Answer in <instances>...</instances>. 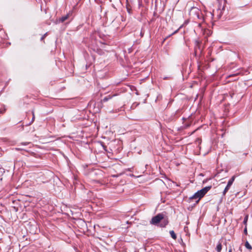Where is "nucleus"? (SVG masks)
I'll return each mask as SVG.
<instances>
[{"label": "nucleus", "instance_id": "1", "mask_svg": "<svg viewBox=\"0 0 252 252\" xmlns=\"http://www.w3.org/2000/svg\"><path fill=\"white\" fill-rule=\"evenodd\" d=\"M212 185H210L194 193V194L190 198V199H194V201L196 203H198L200 199L205 195V194L212 188Z\"/></svg>", "mask_w": 252, "mask_h": 252}, {"label": "nucleus", "instance_id": "2", "mask_svg": "<svg viewBox=\"0 0 252 252\" xmlns=\"http://www.w3.org/2000/svg\"><path fill=\"white\" fill-rule=\"evenodd\" d=\"M164 218V215L162 213L158 214L156 216L154 217L151 220V223L152 224H157L158 223Z\"/></svg>", "mask_w": 252, "mask_h": 252}, {"label": "nucleus", "instance_id": "3", "mask_svg": "<svg viewBox=\"0 0 252 252\" xmlns=\"http://www.w3.org/2000/svg\"><path fill=\"white\" fill-rule=\"evenodd\" d=\"M235 179V177L234 176H233L228 181V182L227 183V186H226V187L225 188V189H224V191H223V193L224 194H225L229 190V189H230L231 186L232 185V184H233Z\"/></svg>", "mask_w": 252, "mask_h": 252}, {"label": "nucleus", "instance_id": "4", "mask_svg": "<svg viewBox=\"0 0 252 252\" xmlns=\"http://www.w3.org/2000/svg\"><path fill=\"white\" fill-rule=\"evenodd\" d=\"M69 13L67 14L66 15L62 16L61 18H60L58 20L59 22H63L67 19H68L69 17Z\"/></svg>", "mask_w": 252, "mask_h": 252}, {"label": "nucleus", "instance_id": "5", "mask_svg": "<svg viewBox=\"0 0 252 252\" xmlns=\"http://www.w3.org/2000/svg\"><path fill=\"white\" fill-rule=\"evenodd\" d=\"M222 249V245L220 242H219L218 245L216 247V250L218 252H220L221 250Z\"/></svg>", "mask_w": 252, "mask_h": 252}, {"label": "nucleus", "instance_id": "6", "mask_svg": "<svg viewBox=\"0 0 252 252\" xmlns=\"http://www.w3.org/2000/svg\"><path fill=\"white\" fill-rule=\"evenodd\" d=\"M169 233L170 234L171 237L173 239L176 240L177 238V236H176L175 233L174 232V231L173 230H171V231H170Z\"/></svg>", "mask_w": 252, "mask_h": 252}, {"label": "nucleus", "instance_id": "7", "mask_svg": "<svg viewBox=\"0 0 252 252\" xmlns=\"http://www.w3.org/2000/svg\"><path fill=\"white\" fill-rule=\"evenodd\" d=\"M115 95H113V96H111V95H108L106 97H105L102 100V102H106L107 101H108V100L111 99L112 98V97L113 96H115Z\"/></svg>", "mask_w": 252, "mask_h": 252}, {"label": "nucleus", "instance_id": "8", "mask_svg": "<svg viewBox=\"0 0 252 252\" xmlns=\"http://www.w3.org/2000/svg\"><path fill=\"white\" fill-rule=\"evenodd\" d=\"M248 218H249L248 215H246L245 217V218H244V221H243V223L245 225V226L247 225V222H248Z\"/></svg>", "mask_w": 252, "mask_h": 252}, {"label": "nucleus", "instance_id": "9", "mask_svg": "<svg viewBox=\"0 0 252 252\" xmlns=\"http://www.w3.org/2000/svg\"><path fill=\"white\" fill-rule=\"evenodd\" d=\"M245 245V247L249 250H251L252 249V246L250 245L248 242H246Z\"/></svg>", "mask_w": 252, "mask_h": 252}, {"label": "nucleus", "instance_id": "10", "mask_svg": "<svg viewBox=\"0 0 252 252\" xmlns=\"http://www.w3.org/2000/svg\"><path fill=\"white\" fill-rule=\"evenodd\" d=\"M164 224H161L162 227H165L168 223V221L167 220H164L163 222Z\"/></svg>", "mask_w": 252, "mask_h": 252}, {"label": "nucleus", "instance_id": "11", "mask_svg": "<svg viewBox=\"0 0 252 252\" xmlns=\"http://www.w3.org/2000/svg\"><path fill=\"white\" fill-rule=\"evenodd\" d=\"M244 233L245 235L248 234V231H247V226H245V229L244 230Z\"/></svg>", "mask_w": 252, "mask_h": 252}, {"label": "nucleus", "instance_id": "12", "mask_svg": "<svg viewBox=\"0 0 252 252\" xmlns=\"http://www.w3.org/2000/svg\"><path fill=\"white\" fill-rule=\"evenodd\" d=\"M47 33H45L41 38L40 40L41 41H43L44 39V38L46 36Z\"/></svg>", "mask_w": 252, "mask_h": 252}, {"label": "nucleus", "instance_id": "13", "mask_svg": "<svg viewBox=\"0 0 252 252\" xmlns=\"http://www.w3.org/2000/svg\"><path fill=\"white\" fill-rule=\"evenodd\" d=\"M12 208L13 209V210L15 211V212H17L18 210V208L16 207L15 206H13Z\"/></svg>", "mask_w": 252, "mask_h": 252}, {"label": "nucleus", "instance_id": "14", "mask_svg": "<svg viewBox=\"0 0 252 252\" xmlns=\"http://www.w3.org/2000/svg\"><path fill=\"white\" fill-rule=\"evenodd\" d=\"M32 122H33L34 120V113L33 111H32Z\"/></svg>", "mask_w": 252, "mask_h": 252}, {"label": "nucleus", "instance_id": "15", "mask_svg": "<svg viewBox=\"0 0 252 252\" xmlns=\"http://www.w3.org/2000/svg\"><path fill=\"white\" fill-rule=\"evenodd\" d=\"M232 252V248H230L229 249V250L228 252Z\"/></svg>", "mask_w": 252, "mask_h": 252}, {"label": "nucleus", "instance_id": "16", "mask_svg": "<svg viewBox=\"0 0 252 252\" xmlns=\"http://www.w3.org/2000/svg\"><path fill=\"white\" fill-rule=\"evenodd\" d=\"M177 32V31H175V32H174V33H176V32Z\"/></svg>", "mask_w": 252, "mask_h": 252}, {"label": "nucleus", "instance_id": "17", "mask_svg": "<svg viewBox=\"0 0 252 252\" xmlns=\"http://www.w3.org/2000/svg\"><path fill=\"white\" fill-rule=\"evenodd\" d=\"M218 210H219V207H218V208H217V211H218Z\"/></svg>", "mask_w": 252, "mask_h": 252}]
</instances>
